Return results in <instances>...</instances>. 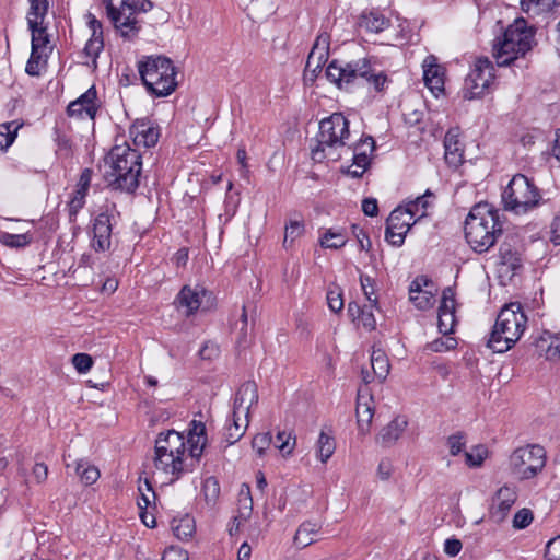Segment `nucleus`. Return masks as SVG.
Segmentation results:
<instances>
[{
  "label": "nucleus",
  "mask_w": 560,
  "mask_h": 560,
  "mask_svg": "<svg viewBox=\"0 0 560 560\" xmlns=\"http://www.w3.org/2000/svg\"><path fill=\"white\" fill-rule=\"evenodd\" d=\"M188 436L167 430L159 433L154 444V475L163 483H173L197 467L206 445L205 425L192 422Z\"/></svg>",
  "instance_id": "nucleus-1"
},
{
  "label": "nucleus",
  "mask_w": 560,
  "mask_h": 560,
  "mask_svg": "<svg viewBox=\"0 0 560 560\" xmlns=\"http://www.w3.org/2000/svg\"><path fill=\"white\" fill-rule=\"evenodd\" d=\"M326 77L331 83L346 91L366 85L375 92H381L388 82V77L377 70L369 58L352 61L335 59L327 66Z\"/></svg>",
  "instance_id": "nucleus-2"
},
{
  "label": "nucleus",
  "mask_w": 560,
  "mask_h": 560,
  "mask_svg": "<svg viewBox=\"0 0 560 560\" xmlns=\"http://www.w3.org/2000/svg\"><path fill=\"white\" fill-rule=\"evenodd\" d=\"M503 224L499 211L489 203H478L469 211L465 220V238L471 249L478 254L487 253L501 236Z\"/></svg>",
  "instance_id": "nucleus-3"
},
{
  "label": "nucleus",
  "mask_w": 560,
  "mask_h": 560,
  "mask_svg": "<svg viewBox=\"0 0 560 560\" xmlns=\"http://www.w3.org/2000/svg\"><path fill=\"white\" fill-rule=\"evenodd\" d=\"M109 167L105 172V179L114 190L133 192L139 186L141 174V155L137 149L129 145H116L108 155Z\"/></svg>",
  "instance_id": "nucleus-4"
},
{
  "label": "nucleus",
  "mask_w": 560,
  "mask_h": 560,
  "mask_svg": "<svg viewBox=\"0 0 560 560\" xmlns=\"http://www.w3.org/2000/svg\"><path fill=\"white\" fill-rule=\"evenodd\" d=\"M535 44V28L520 18L510 24L493 43V57L500 67L524 57Z\"/></svg>",
  "instance_id": "nucleus-5"
},
{
  "label": "nucleus",
  "mask_w": 560,
  "mask_h": 560,
  "mask_svg": "<svg viewBox=\"0 0 560 560\" xmlns=\"http://www.w3.org/2000/svg\"><path fill=\"white\" fill-rule=\"evenodd\" d=\"M106 15L115 32L125 42H133L142 30L140 13H147L153 9L150 0H103Z\"/></svg>",
  "instance_id": "nucleus-6"
},
{
  "label": "nucleus",
  "mask_w": 560,
  "mask_h": 560,
  "mask_svg": "<svg viewBox=\"0 0 560 560\" xmlns=\"http://www.w3.org/2000/svg\"><path fill=\"white\" fill-rule=\"evenodd\" d=\"M527 316L520 303H510L501 308L488 340V347L494 352L510 350L526 329Z\"/></svg>",
  "instance_id": "nucleus-7"
},
{
  "label": "nucleus",
  "mask_w": 560,
  "mask_h": 560,
  "mask_svg": "<svg viewBox=\"0 0 560 560\" xmlns=\"http://www.w3.org/2000/svg\"><path fill=\"white\" fill-rule=\"evenodd\" d=\"M137 67L147 91L155 97L168 96L176 90L177 68L170 58L145 56Z\"/></svg>",
  "instance_id": "nucleus-8"
},
{
  "label": "nucleus",
  "mask_w": 560,
  "mask_h": 560,
  "mask_svg": "<svg viewBox=\"0 0 560 560\" xmlns=\"http://www.w3.org/2000/svg\"><path fill=\"white\" fill-rule=\"evenodd\" d=\"M540 199L539 189L523 174L514 175L502 192L505 209L516 214L526 213L535 208Z\"/></svg>",
  "instance_id": "nucleus-9"
},
{
  "label": "nucleus",
  "mask_w": 560,
  "mask_h": 560,
  "mask_svg": "<svg viewBox=\"0 0 560 560\" xmlns=\"http://www.w3.org/2000/svg\"><path fill=\"white\" fill-rule=\"evenodd\" d=\"M546 451L539 444H527L515 448L509 457V469L517 480H529L546 466Z\"/></svg>",
  "instance_id": "nucleus-10"
},
{
  "label": "nucleus",
  "mask_w": 560,
  "mask_h": 560,
  "mask_svg": "<svg viewBox=\"0 0 560 560\" xmlns=\"http://www.w3.org/2000/svg\"><path fill=\"white\" fill-rule=\"evenodd\" d=\"M349 136V121L341 113H334L324 118L319 124L318 148L313 150V159L317 160L325 147H343Z\"/></svg>",
  "instance_id": "nucleus-11"
},
{
  "label": "nucleus",
  "mask_w": 560,
  "mask_h": 560,
  "mask_svg": "<svg viewBox=\"0 0 560 560\" xmlns=\"http://www.w3.org/2000/svg\"><path fill=\"white\" fill-rule=\"evenodd\" d=\"M494 66L487 57L476 59L470 72L467 74L462 90L465 100H475L485 93L494 83Z\"/></svg>",
  "instance_id": "nucleus-12"
},
{
  "label": "nucleus",
  "mask_w": 560,
  "mask_h": 560,
  "mask_svg": "<svg viewBox=\"0 0 560 560\" xmlns=\"http://www.w3.org/2000/svg\"><path fill=\"white\" fill-rule=\"evenodd\" d=\"M404 206L394 209L386 221L385 240L393 246L404 244L406 234L418 220Z\"/></svg>",
  "instance_id": "nucleus-13"
},
{
  "label": "nucleus",
  "mask_w": 560,
  "mask_h": 560,
  "mask_svg": "<svg viewBox=\"0 0 560 560\" xmlns=\"http://www.w3.org/2000/svg\"><path fill=\"white\" fill-rule=\"evenodd\" d=\"M438 287L427 276H418L409 285V300L421 311L433 307L436 301Z\"/></svg>",
  "instance_id": "nucleus-14"
},
{
  "label": "nucleus",
  "mask_w": 560,
  "mask_h": 560,
  "mask_svg": "<svg viewBox=\"0 0 560 560\" xmlns=\"http://www.w3.org/2000/svg\"><path fill=\"white\" fill-rule=\"evenodd\" d=\"M113 215L106 210L100 212L92 223L91 247L95 252H107L112 247Z\"/></svg>",
  "instance_id": "nucleus-15"
},
{
  "label": "nucleus",
  "mask_w": 560,
  "mask_h": 560,
  "mask_svg": "<svg viewBox=\"0 0 560 560\" xmlns=\"http://www.w3.org/2000/svg\"><path fill=\"white\" fill-rule=\"evenodd\" d=\"M160 135L159 126L150 119H137L129 128V138L138 148L154 147Z\"/></svg>",
  "instance_id": "nucleus-16"
},
{
  "label": "nucleus",
  "mask_w": 560,
  "mask_h": 560,
  "mask_svg": "<svg viewBox=\"0 0 560 560\" xmlns=\"http://www.w3.org/2000/svg\"><path fill=\"white\" fill-rule=\"evenodd\" d=\"M208 294V291L200 285H184L174 300V304L178 311H182L186 317L196 314L201 304L203 298Z\"/></svg>",
  "instance_id": "nucleus-17"
},
{
  "label": "nucleus",
  "mask_w": 560,
  "mask_h": 560,
  "mask_svg": "<svg viewBox=\"0 0 560 560\" xmlns=\"http://www.w3.org/2000/svg\"><path fill=\"white\" fill-rule=\"evenodd\" d=\"M98 110L97 104V91L95 86H91L75 101H72L67 108V113L70 117L77 118H89L94 120Z\"/></svg>",
  "instance_id": "nucleus-18"
},
{
  "label": "nucleus",
  "mask_w": 560,
  "mask_h": 560,
  "mask_svg": "<svg viewBox=\"0 0 560 560\" xmlns=\"http://www.w3.org/2000/svg\"><path fill=\"white\" fill-rule=\"evenodd\" d=\"M423 81L425 86L438 96L444 92L445 68L438 63V58L433 55L427 56L422 62Z\"/></svg>",
  "instance_id": "nucleus-19"
},
{
  "label": "nucleus",
  "mask_w": 560,
  "mask_h": 560,
  "mask_svg": "<svg viewBox=\"0 0 560 560\" xmlns=\"http://www.w3.org/2000/svg\"><path fill=\"white\" fill-rule=\"evenodd\" d=\"M465 147L459 128H451L444 137V160L452 168H458L465 161Z\"/></svg>",
  "instance_id": "nucleus-20"
},
{
  "label": "nucleus",
  "mask_w": 560,
  "mask_h": 560,
  "mask_svg": "<svg viewBox=\"0 0 560 560\" xmlns=\"http://www.w3.org/2000/svg\"><path fill=\"white\" fill-rule=\"evenodd\" d=\"M258 399L257 384L253 381H247L236 390L232 411L249 417L250 410L257 406Z\"/></svg>",
  "instance_id": "nucleus-21"
},
{
  "label": "nucleus",
  "mask_w": 560,
  "mask_h": 560,
  "mask_svg": "<svg viewBox=\"0 0 560 560\" xmlns=\"http://www.w3.org/2000/svg\"><path fill=\"white\" fill-rule=\"evenodd\" d=\"M92 180V170L84 168L79 177L75 189L68 202V212L71 221H74L80 210L85 205V197L89 192Z\"/></svg>",
  "instance_id": "nucleus-22"
},
{
  "label": "nucleus",
  "mask_w": 560,
  "mask_h": 560,
  "mask_svg": "<svg viewBox=\"0 0 560 560\" xmlns=\"http://www.w3.org/2000/svg\"><path fill=\"white\" fill-rule=\"evenodd\" d=\"M517 493L514 487H501L494 498L492 499L490 513L498 522L505 518L514 503L516 502Z\"/></svg>",
  "instance_id": "nucleus-23"
},
{
  "label": "nucleus",
  "mask_w": 560,
  "mask_h": 560,
  "mask_svg": "<svg viewBox=\"0 0 560 560\" xmlns=\"http://www.w3.org/2000/svg\"><path fill=\"white\" fill-rule=\"evenodd\" d=\"M355 412L359 432L365 435L370 432L374 416L373 398L368 390H359Z\"/></svg>",
  "instance_id": "nucleus-24"
},
{
  "label": "nucleus",
  "mask_w": 560,
  "mask_h": 560,
  "mask_svg": "<svg viewBox=\"0 0 560 560\" xmlns=\"http://www.w3.org/2000/svg\"><path fill=\"white\" fill-rule=\"evenodd\" d=\"M534 346L539 357L553 362L560 360V336L544 331L535 339Z\"/></svg>",
  "instance_id": "nucleus-25"
},
{
  "label": "nucleus",
  "mask_w": 560,
  "mask_h": 560,
  "mask_svg": "<svg viewBox=\"0 0 560 560\" xmlns=\"http://www.w3.org/2000/svg\"><path fill=\"white\" fill-rule=\"evenodd\" d=\"M408 425L405 416L395 417L378 433L376 441L384 447L393 446L402 435Z\"/></svg>",
  "instance_id": "nucleus-26"
},
{
  "label": "nucleus",
  "mask_w": 560,
  "mask_h": 560,
  "mask_svg": "<svg viewBox=\"0 0 560 560\" xmlns=\"http://www.w3.org/2000/svg\"><path fill=\"white\" fill-rule=\"evenodd\" d=\"M330 36L327 33H320L308 54L306 67L314 66V70L320 69L328 60Z\"/></svg>",
  "instance_id": "nucleus-27"
},
{
  "label": "nucleus",
  "mask_w": 560,
  "mask_h": 560,
  "mask_svg": "<svg viewBox=\"0 0 560 560\" xmlns=\"http://www.w3.org/2000/svg\"><path fill=\"white\" fill-rule=\"evenodd\" d=\"M249 424V417L232 411L231 418L224 425L223 436L229 445L236 443L245 434Z\"/></svg>",
  "instance_id": "nucleus-28"
},
{
  "label": "nucleus",
  "mask_w": 560,
  "mask_h": 560,
  "mask_svg": "<svg viewBox=\"0 0 560 560\" xmlns=\"http://www.w3.org/2000/svg\"><path fill=\"white\" fill-rule=\"evenodd\" d=\"M376 305L360 306L355 302L348 304V314L358 327H363L368 331H372L376 327V319L372 308Z\"/></svg>",
  "instance_id": "nucleus-29"
},
{
  "label": "nucleus",
  "mask_w": 560,
  "mask_h": 560,
  "mask_svg": "<svg viewBox=\"0 0 560 560\" xmlns=\"http://www.w3.org/2000/svg\"><path fill=\"white\" fill-rule=\"evenodd\" d=\"M28 31L32 35L31 47H36L38 50H44L51 54L52 46L50 45V36L48 34V22H27Z\"/></svg>",
  "instance_id": "nucleus-30"
},
{
  "label": "nucleus",
  "mask_w": 560,
  "mask_h": 560,
  "mask_svg": "<svg viewBox=\"0 0 560 560\" xmlns=\"http://www.w3.org/2000/svg\"><path fill=\"white\" fill-rule=\"evenodd\" d=\"M238 513L233 517L232 525L229 528L231 536L238 533L241 526L250 517L253 511V500L249 493V488L246 491L242 490L238 498Z\"/></svg>",
  "instance_id": "nucleus-31"
},
{
  "label": "nucleus",
  "mask_w": 560,
  "mask_h": 560,
  "mask_svg": "<svg viewBox=\"0 0 560 560\" xmlns=\"http://www.w3.org/2000/svg\"><path fill=\"white\" fill-rule=\"evenodd\" d=\"M389 25V19H387L382 12L377 10L363 12L359 20V27L368 33H381Z\"/></svg>",
  "instance_id": "nucleus-32"
},
{
  "label": "nucleus",
  "mask_w": 560,
  "mask_h": 560,
  "mask_svg": "<svg viewBox=\"0 0 560 560\" xmlns=\"http://www.w3.org/2000/svg\"><path fill=\"white\" fill-rule=\"evenodd\" d=\"M322 529V525L316 522H303L293 538V542L298 548H305L316 540V536Z\"/></svg>",
  "instance_id": "nucleus-33"
},
{
  "label": "nucleus",
  "mask_w": 560,
  "mask_h": 560,
  "mask_svg": "<svg viewBox=\"0 0 560 560\" xmlns=\"http://www.w3.org/2000/svg\"><path fill=\"white\" fill-rule=\"evenodd\" d=\"M499 264L516 273L523 265L521 253L511 244L502 243L499 248Z\"/></svg>",
  "instance_id": "nucleus-34"
},
{
  "label": "nucleus",
  "mask_w": 560,
  "mask_h": 560,
  "mask_svg": "<svg viewBox=\"0 0 560 560\" xmlns=\"http://www.w3.org/2000/svg\"><path fill=\"white\" fill-rule=\"evenodd\" d=\"M434 199L433 192L429 189L422 195L417 197L404 206L409 212L419 221L428 215V210L432 207Z\"/></svg>",
  "instance_id": "nucleus-35"
},
{
  "label": "nucleus",
  "mask_w": 560,
  "mask_h": 560,
  "mask_svg": "<svg viewBox=\"0 0 560 560\" xmlns=\"http://www.w3.org/2000/svg\"><path fill=\"white\" fill-rule=\"evenodd\" d=\"M375 149V141L372 137L361 138L353 150V162L361 166H369L371 155Z\"/></svg>",
  "instance_id": "nucleus-36"
},
{
  "label": "nucleus",
  "mask_w": 560,
  "mask_h": 560,
  "mask_svg": "<svg viewBox=\"0 0 560 560\" xmlns=\"http://www.w3.org/2000/svg\"><path fill=\"white\" fill-rule=\"evenodd\" d=\"M50 54L44 50H38L36 47H31V56L27 60L25 72L32 77H38L46 68Z\"/></svg>",
  "instance_id": "nucleus-37"
},
{
  "label": "nucleus",
  "mask_w": 560,
  "mask_h": 560,
  "mask_svg": "<svg viewBox=\"0 0 560 560\" xmlns=\"http://www.w3.org/2000/svg\"><path fill=\"white\" fill-rule=\"evenodd\" d=\"M27 2V11H26V22H42L46 21L49 10H50V0H26Z\"/></svg>",
  "instance_id": "nucleus-38"
},
{
  "label": "nucleus",
  "mask_w": 560,
  "mask_h": 560,
  "mask_svg": "<svg viewBox=\"0 0 560 560\" xmlns=\"http://www.w3.org/2000/svg\"><path fill=\"white\" fill-rule=\"evenodd\" d=\"M171 526L174 535L180 540L190 539L196 532L195 520L189 515L174 518Z\"/></svg>",
  "instance_id": "nucleus-39"
},
{
  "label": "nucleus",
  "mask_w": 560,
  "mask_h": 560,
  "mask_svg": "<svg viewBox=\"0 0 560 560\" xmlns=\"http://www.w3.org/2000/svg\"><path fill=\"white\" fill-rule=\"evenodd\" d=\"M371 366L375 378L380 382L387 377L390 365L386 353L382 349H373L371 353Z\"/></svg>",
  "instance_id": "nucleus-40"
},
{
  "label": "nucleus",
  "mask_w": 560,
  "mask_h": 560,
  "mask_svg": "<svg viewBox=\"0 0 560 560\" xmlns=\"http://www.w3.org/2000/svg\"><path fill=\"white\" fill-rule=\"evenodd\" d=\"M138 491L140 494L137 501L139 510H154L156 494L149 479H139Z\"/></svg>",
  "instance_id": "nucleus-41"
},
{
  "label": "nucleus",
  "mask_w": 560,
  "mask_h": 560,
  "mask_svg": "<svg viewBox=\"0 0 560 560\" xmlns=\"http://www.w3.org/2000/svg\"><path fill=\"white\" fill-rule=\"evenodd\" d=\"M335 450V439L331 435H328L326 432L322 431L316 442L317 458L325 464L332 456Z\"/></svg>",
  "instance_id": "nucleus-42"
},
{
  "label": "nucleus",
  "mask_w": 560,
  "mask_h": 560,
  "mask_svg": "<svg viewBox=\"0 0 560 560\" xmlns=\"http://www.w3.org/2000/svg\"><path fill=\"white\" fill-rule=\"evenodd\" d=\"M22 121L13 120L0 124V150H7L15 140Z\"/></svg>",
  "instance_id": "nucleus-43"
},
{
  "label": "nucleus",
  "mask_w": 560,
  "mask_h": 560,
  "mask_svg": "<svg viewBox=\"0 0 560 560\" xmlns=\"http://www.w3.org/2000/svg\"><path fill=\"white\" fill-rule=\"evenodd\" d=\"M559 4V0H521L522 10L535 15L549 12Z\"/></svg>",
  "instance_id": "nucleus-44"
},
{
  "label": "nucleus",
  "mask_w": 560,
  "mask_h": 560,
  "mask_svg": "<svg viewBox=\"0 0 560 560\" xmlns=\"http://www.w3.org/2000/svg\"><path fill=\"white\" fill-rule=\"evenodd\" d=\"M75 472L79 475L81 481L86 486L95 483L100 478V470L83 459L75 463Z\"/></svg>",
  "instance_id": "nucleus-45"
},
{
  "label": "nucleus",
  "mask_w": 560,
  "mask_h": 560,
  "mask_svg": "<svg viewBox=\"0 0 560 560\" xmlns=\"http://www.w3.org/2000/svg\"><path fill=\"white\" fill-rule=\"evenodd\" d=\"M32 235L28 233L11 234L8 232H0V243L10 248H23L30 245Z\"/></svg>",
  "instance_id": "nucleus-46"
},
{
  "label": "nucleus",
  "mask_w": 560,
  "mask_h": 560,
  "mask_svg": "<svg viewBox=\"0 0 560 560\" xmlns=\"http://www.w3.org/2000/svg\"><path fill=\"white\" fill-rule=\"evenodd\" d=\"M346 244V235L342 232H336L331 229L326 230V232L320 237V245L324 248L338 249L343 247Z\"/></svg>",
  "instance_id": "nucleus-47"
},
{
  "label": "nucleus",
  "mask_w": 560,
  "mask_h": 560,
  "mask_svg": "<svg viewBox=\"0 0 560 560\" xmlns=\"http://www.w3.org/2000/svg\"><path fill=\"white\" fill-rule=\"evenodd\" d=\"M304 233V223L301 220H290L285 225L283 246L290 247L295 240Z\"/></svg>",
  "instance_id": "nucleus-48"
},
{
  "label": "nucleus",
  "mask_w": 560,
  "mask_h": 560,
  "mask_svg": "<svg viewBox=\"0 0 560 560\" xmlns=\"http://www.w3.org/2000/svg\"><path fill=\"white\" fill-rule=\"evenodd\" d=\"M275 445L283 456H288L293 452L295 446V436L291 432L279 431L276 436Z\"/></svg>",
  "instance_id": "nucleus-49"
},
{
  "label": "nucleus",
  "mask_w": 560,
  "mask_h": 560,
  "mask_svg": "<svg viewBox=\"0 0 560 560\" xmlns=\"http://www.w3.org/2000/svg\"><path fill=\"white\" fill-rule=\"evenodd\" d=\"M456 346L457 340L454 337L450 335H444V337L438 338L427 343L425 349L432 352H445L455 349Z\"/></svg>",
  "instance_id": "nucleus-50"
},
{
  "label": "nucleus",
  "mask_w": 560,
  "mask_h": 560,
  "mask_svg": "<svg viewBox=\"0 0 560 560\" xmlns=\"http://www.w3.org/2000/svg\"><path fill=\"white\" fill-rule=\"evenodd\" d=\"M202 494L208 504L212 505L220 495V485L214 477H209L202 485Z\"/></svg>",
  "instance_id": "nucleus-51"
},
{
  "label": "nucleus",
  "mask_w": 560,
  "mask_h": 560,
  "mask_svg": "<svg viewBox=\"0 0 560 560\" xmlns=\"http://www.w3.org/2000/svg\"><path fill=\"white\" fill-rule=\"evenodd\" d=\"M103 48H104L103 36H91L84 46L83 52L95 65L96 59L100 56Z\"/></svg>",
  "instance_id": "nucleus-52"
},
{
  "label": "nucleus",
  "mask_w": 560,
  "mask_h": 560,
  "mask_svg": "<svg viewBox=\"0 0 560 560\" xmlns=\"http://www.w3.org/2000/svg\"><path fill=\"white\" fill-rule=\"evenodd\" d=\"M487 457L488 450L485 445H477L471 452L465 453L466 464L469 467H480Z\"/></svg>",
  "instance_id": "nucleus-53"
},
{
  "label": "nucleus",
  "mask_w": 560,
  "mask_h": 560,
  "mask_svg": "<svg viewBox=\"0 0 560 560\" xmlns=\"http://www.w3.org/2000/svg\"><path fill=\"white\" fill-rule=\"evenodd\" d=\"M456 312L455 292L451 287H447L442 292V299L439 306V314Z\"/></svg>",
  "instance_id": "nucleus-54"
},
{
  "label": "nucleus",
  "mask_w": 560,
  "mask_h": 560,
  "mask_svg": "<svg viewBox=\"0 0 560 560\" xmlns=\"http://www.w3.org/2000/svg\"><path fill=\"white\" fill-rule=\"evenodd\" d=\"M271 443L272 436L269 432L258 433L252 441V447L257 455L261 457L266 454V451L270 447Z\"/></svg>",
  "instance_id": "nucleus-55"
},
{
  "label": "nucleus",
  "mask_w": 560,
  "mask_h": 560,
  "mask_svg": "<svg viewBox=\"0 0 560 560\" xmlns=\"http://www.w3.org/2000/svg\"><path fill=\"white\" fill-rule=\"evenodd\" d=\"M71 362L74 369L81 374L89 372L93 366V359L88 353L74 354L71 359Z\"/></svg>",
  "instance_id": "nucleus-56"
},
{
  "label": "nucleus",
  "mask_w": 560,
  "mask_h": 560,
  "mask_svg": "<svg viewBox=\"0 0 560 560\" xmlns=\"http://www.w3.org/2000/svg\"><path fill=\"white\" fill-rule=\"evenodd\" d=\"M439 318V330L443 335H450L454 331L456 325V315L453 313L438 314Z\"/></svg>",
  "instance_id": "nucleus-57"
},
{
  "label": "nucleus",
  "mask_w": 560,
  "mask_h": 560,
  "mask_svg": "<svg viewBox=\"0 0 560 560\" xmlns=\"http://www.w3.org/2000/svg\"><path fill=\"white\" fill-rule=\"evenodd\" d=\"M533 518V512L529 509H522L513 517V527L516 529L526 528L530 525Z\"/></svg>",
  "instance_id": "nucleus-58"
},
{
  "label": "nucleus",
  "mask_w": 560,
  "mask_h": 560,
  "mask_svg": "<svg viewBox=\"0 0 560 560\" xmlns=\"http://www.w3.org/2000/svg\"><path fill=\"white\" fill-rule=\"evenodd\" d=\"M465 435L460 432L452 434L447 439V446L452 456H457L465 447Z\"/></svg>",
  "instance_id": "nucleus-59"
},
{
  "label": "nucleus",
  "mask_w": 560,
  "mask_h": 560,
  "mask_svg": "<svg viewBox=\"0 0 560 560\" xmlns=\"http://www.w3.org/2000/svg\"><path fill=\"white\" fill-rule=\"evenodd\" d=\"M327 304L331 312L338 313L343 308L342 293L339 289L327 292Z\"/></svg>",
  "instance_id": "nucleus-60"
},
{
  "label": "nucleus",
  "mask_w": 560,
  "mask_h": 560,
  "mask_svg": "<svg viewBox=\"0 0 560 560\" xmlns=\"http://www.w3.org/2000/svg\"><path fill=\"white\" fill-rule=\"evenodd\" d=\"M360 282L365 298L370 301L371 304L377 305V298L375 296L374 292L373 279L369 276H361Z\"/></svg>",
  "instance_id": "nucleus-61"
},
{
  "label": "nucleus",
  "mask_w": 560,
  "mask_h": 560,
  "mask_svg": "<svg viewBox=\"0 0 560 560\" xmlns=\"http://www.w3.org/2000/svg\"><path fill=\"white\" fill-rule=\"evenodd\" d=\"M545 557L547 560H560V535L548 541Z\"/></svg>",
  "instance_id": "nucleus-62"
},
{
  "label": "nucleus",
  "mask_w": 560,
  "mask_h": 560,
  "mask_svg": "<svg viewBox=\"0 0 560 560\" xmlns=\"http://www.w3.org/2000/svg\"><path fill=\"white\" fill-rule=\"evenodd\" d=\"M162 560H188V553L179 547L171 546L165 549Z\"/></svg>",
  "instance_id": "nucleus-63"
},
{
  "label": "nucleus",
  "mask_w": 560,
  "mask_h": 560,
  "mask_svg": "<svg viewBox=\"0 0 560 560\" xmlns=\"http://www.w3.org/2000/svg\"><path fill=\"white\" fill-rule=\"evenodd\" d=\"M394 467L392 460L388 458H383L377 466V477L385 481L388 480L393 474Z\"/></svg>",
  "instance_id": "nucleus-64"
}]
</instances>
